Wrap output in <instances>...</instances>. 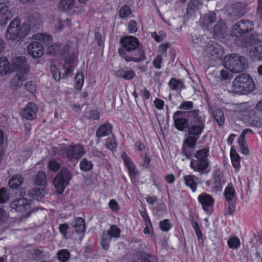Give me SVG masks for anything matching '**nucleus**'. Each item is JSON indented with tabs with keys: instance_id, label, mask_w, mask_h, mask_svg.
Returning <instances> with one entry per match:
<instances>
[{
	"instance_id": "nucleus-45",
	"label": "nucleus",
	"mask_w": 262,
	"mask_h": 262,
	"mask_svg": "<svg viewBox=\"0 0 262 262\" xmlns=\"http://www.w3.org/2000/svg\"><path fill=\"white\" fill-rule=\"evenodd\" d=\"M228 245L230 248L236 249L240 245V241L237 237L232 236L228 240Z\"/></svg>"
},
{
	"instance_id": "nucleus-19",
	"label": "nucleus",
	"mask_w": 262,
	"mask_h": 262,
	"mask_svg": "<svg viewBox=\"0 0 262 262\" xmlns=\"http://www.w3.org/2000/svg\"><path fill=\"white\" fill-rule=\"evenodd\" d=\"M38 108L32 102L28 103L22 112V116L27 120H32L36 117Z\"/></svg>"
},
{
	"instance_id": "nucleus-37",
	"label": "nucleus",
	"mask_w": 262,
	"mask_h": 262,
	"mask_svg": "<svg viewBox=\"0 0 262 262\" xmlns=\"http://www.w3.org/2000/svg\"><path fill=\"white\" fill-rule=\"evenodd\" d=\"M170 88L173 90H181V89L185 88L183 82L176 78H171L169 82Z\"/></svg>"
},
{
	"instance_id": "nucleus-54",
	"label": "nucleus",
	"mask_w": 262,
	"mask_h": 262,
	"mask_svg": "<svg viewBox=\"0 0 262 262\" xmlns=\"http://www.w3.org/2000/svg\"><path fill=\"white\" fill-rule=\"evenodd\" d=\"M193 108V103L191 101H184L179 106V108L183 110H190Z\"/></svg>"
},
{
	"instance_id": "nucleus-48",
	"label": "nucleus",
	"mask_w": 262,
	"mask_h": 262,
	"mask_svg": "<svg viewBox=\"0 0 262 262\" xmlns=\"http://www.w3.org/2000/svg\"><path fill=\"white\" fill-rule=\"evenodd\" d=\"M193 148H190L184 144L183 145L182 152L187 159H190L192 157Z\"/></svg>"
},
{
	"instance_id": "nucleus-28",
	"label": "nucleus",
	"mask_w": 262,
	"mask_h": 262,
	"mask_svg": "<svg viewBox=\"0 0 262 262\" xmlns=\"http://www.w3.org/2000/svg\"><path fill=\"white\" fill-rule=\"evenodd\" d=\"M222 172L219 169H216L213 172L214 185L216 190L221 191L223 181L221 180Z\"/></svg>"
},
{
	"instance_id": "nucleus-12",
	"label": "nucleus",
	"mask_w": 262,
	"mask_h": 262,
	"mask_svg": "<svg viewBox=\"0 0 262 262\" xmlns=\"http://www.w3.org/2000/svg\"><path fill=\"white\" fill-rule=\"evenodd\" d=\"M31 202L26 198L16 199L10 203V207L16 212H24L30 209Z\"/></svg>"
},
{
	"instance_id": "nucleus-64",
	"label": "nucleus",
	"mask_w": 262,
	"mask_h": 262,
	"mask_svg": "<svg viewBox=\"0 0 262 262\" xmlns=\"http://www.w3.org/2000/svg\"><path fill=\"white\" fill-rule=\"evenodd\" d=\"M257 15L258 17L262 20V0H259L257 8Z\"/></svg>"
},
{
	"instance_id": "nucleus-3",
	"label": "nucleus",
	"mask_w": 262,
	"mask_h": 262,
	"mask_svg": "<svg viewBox=\"0 0 262 262\" xmlns=\"http://www.w3.org/2000/svg\"><path fill=\"white\" fill-rule=\"evenodd\" d=\"M255 88L252 78L247 73H241L233 80L230 90L234 94H246L252 92Z\"/></svg>"
},
{
	"instance_id": "nucleus-23",
	"label": "nucleus",
	"mask_w": 262,
	"mask_h": 262,
	"mask_svg": "<svg viewBox=\"0 0 262 262\" xmlns=\"http://www.w3.org/2000/svg\"><path fill=\"white\" fill-rule=\"evenodd\" d=\"M137 256L141 258L136 259L135 258L134 262H158L156 257L149 253L139 252L137 253Z\"/></svg>"
},
{
	"instance_id": "nucleus-32",
	"label": "nucleus",
	"mask_w": 262,
	"mask_h": 262,
	"mask_svg": "<svg viewBox=\"0 0 262 262\" xmlns=\"http://www.w3.org/2000/svg\"><path fill=\"white\" fill-rule=\"evenodd\" d=\"M24 181V179L19 174L14 175L9 182V186L13 188H17Z\"/></svg>"
},
{
	"instance_id": "nucleus-18",
	"label": "nucleus",
	"mask_w": 262,
	"mask_h": 262,
	"mask_svg": "<svg viewBox=\"0 0 262 262\" xmlns=\"http://www.w3.org/2000/svg\"><path fill=\"white\" fill-rule=\"evenodd\" d=\"M198 200L204 211L206 212L211 211L214 204V200L210 195L206 193H203L199 195Z\"/></svg>"
},
{
	"instance_id": "nucleus-46",
	"label": "nucleus",
	"mask_w": 262,
	"mask_h": 262,
	"mask_svg": "<svg viewBox=\"0 0 262 262\" xmlns=\"http://www.w3.org/2000/svg\"><path fill=\"white\" fill-rule=\"evenodd\" d=\"M120 230L117 226H112L110 230L108 231L106 235H110V237H118L120 236Z\"/></svg>"
},
{
	"instance_id": "nucleus-8",
	"label": "nucleus",
	"mask_w": 262,
	"mask_h": 262,
	"mask_svg": "<svg viewBox=\"0 0 262 262\" xmlns=\"http://www.w3.org/2000/svg\"><path fill=\"white\" fill-rule=\"evenodd\" d=\"M193 111H178L174 113L173 119L175 127L180 131H186L189 126L190 113Z\"/></svg>"
},
{
	"instance_id": "nucleus-29",
	"label": "nucleus",
	"mask_w": 262,
	"mask_h": 262,
	"mask_svg": "<svg viewBox=\"0 0 262 262\" xmlns=\"http://www.w3.org/2000/svg\"><path fill=\"white\" fill-rule=\"evenodd\" d=\"M33 37L36 40H38L47 45H49L53 42V38L50 34H36L33 35Z\"/></svg>"
},
{
	"instance_id": "nucleus-2",
	"label": "nucleus",
	"mask_w": 262,
	"mask_h": 262,
	"mask_svg": "<svg viewBox=\"0 0 262 262\" xmlns=\"http://www.w3.org/2000/svg\"><path fill=\"white\" fill-rule=\"evenodd\" d=\"M253 24L249 20H241L232 26L231 35L234 37L235 43L238 46L245 47L249 41L250 36L254 34Z\"/></svg>"
},
{
	"instance_id": "nucleus-10",
	"label": "nucleus",
	"mask_w": 262,
	"mask_h": 262,
	"mask_svg": "<svg viewBox=\"0 0 262 262\" xmlns=\"http://www.w3.org/2000/svg\"><path fill=\"white\" fill-rule=\"evenodd\" d=\"M204 53L211 60H216L222 56L223 50L216 42L208 43L204 49Z\"/></svg>"
},
{
	"instance_id": "nucleus-26",
	"label": "nucleus",
	"mask_w": 262,
	"mask_h": 262,
	"mask_svg": "<svg viewBox=\"0 0 262 262\" xmlns=\"http://www.w3.org/2000/svg\"><path fill=\"white\" fill-rule=\"evenodd\" d=\"M12 72L11 66L5 57H0V75Z\"/></svg>"
},
{
	"instance_id": "nucleus-34",
	"label": "nucleus",
	"mask_w": 262,
	"mask_h": 262,
	"mask_svg": "<svg viewBox=\"0 0 262 262\" xmlns=\"http://www.w3.org/2000/svg\"><path fill=\"white\" fill-rule=\"evenodd\" d=\"M230 157L233 166L235 168L238 169L240 167L239 156L233 147L230 150Z\"/></svg>"
},
{
	"instance_id": "nucleus-22",
	"label": "nucleus",
	"mask_w": 262,
	"mask_h": 262,
	"mask_svg": "<svg viewBox=\"0 0 262 262\" xmlns=\"http://www.w3.org/2000/svg\"><path fill=\"white\" fill-rule=\"evenodd\" d=\"M26 73H17L11 81V85L13 88L20 87L23 85V82L27 79V75Z\"/></svg>"
},
{
	"instance_id": "nucleus-38",
	"label": "nucleus",
	"mask_w": 262,
	"mask_h": 262,
	"mask_svg": "<svg viewBox=\"0 0 262 262\" xmlns=\"http://www.w3.org/2000/svg\"><path fill=\"white\" fill-rule=\"evenodd\" d=\"M71 254L66 249L59 250L57 254L58 259L61 262H67L70 258Z\"/></svg>"
},
{
	"instance_id": "nucleus-53",
	"label": "nucleus",
	"mask_w": 262,
	"mask_h": 262,
	"mask_svg": "<svg viewBox=\"0 0 262 262\" xmlns=\"http://www.w3.org/2000/svg\"><path fill=\"white\" fill-rule=\"evenodd\" d=\"M32 193L36 196L37 199H41L44 196L43 187H40V188H34Z\"/></svg>"
},
{
	"instance_id": "nucleus-42",
	"label": "nucleus",
	"mask_w": 262,
	"mask_h": 262,
	"mask_svg": "<svg viewBox=\"0 0 262 262\" xmlns=\"http://www.w3.org/2000/svg\"><path fill=\"white\" fill-rule=\"evenodd\" d=\"M209 155V150L208 148H204L198 150L195 155L196 160H204L207 159Z\"/></svg>"
},
{
	"instance_id": "nucleus-25",
	"label": "nucleus",
	"mask_w": 262,
	"mask_h": 262,
	"mask_svg": "<svg viewBox=\"0 0 262 262\" xmlns=\"http://www.w3.org/2000/svg\"><path fill=\"white\" fill-rule=\"evenodd\" d=\"M112 126L111 124L109 123H106L99 127L96 132V136L101 138L107 136L112 133Z\"/></svg>"
},
{
	"instance_id": "nucleus-14",
	"label": "nucleus",
	"mask_w": 262,
	"mask_h": 262,
	"mask_svg": "<svg viewBox=\"0 0 262 262\" xmlns=\"http://www.w3.org/2000/svg\"><path fill=\"white\" fill-rule=\"evenodd\" d=\"M13 13L9 8L8 5L3 2H0V24L3 27L6 26L8 20L13 17Z\"/></svg>"
},
{
	"instance_id": "nucleus-56",
	"label": "nucleus",
	"mask_w": 262,
	"mask_h": 262,
	"mask_svg": "<svg viewBox=\"0 0 262 262\" xmlns=\"http://www.w3.org/2000/svg\"><path fill=\"white\" fill-rule=\"evenodd\" d=\"M51 71L54 79L56 81H59L60 79V72L56 68L55 66L51 67Z\"/></svg>"
},
{
	"instance_id": "nucleus-27",
	"label": "nucleus",
	"mask_w": 262,
	"mask_h": 262,
	"mask_svg": "<svg viewBox=\"0 0 262 262\" xmlns=\"http://www.w3.org/2000/svg\"><path fill=\"white\" fill-rule=\"evenodd\" d=\"M76 0H60L59 2V9L66 12L72 10L74 6Z\"/></svg>"
},
{
	"instance_id": "nucleus-44",
	"label": "nucleus",
	"mask_w": 262,
	"mask_h": 262,
	"mask_svg": "<svg viewBox=\"0 0 262 262\" xmlns=\"http://www.w3.org/2000/svg\"><path fill=\"white\" fill-rule=\"evenodd\" d=\"M238 144L242 152L244 154H247L249 152L245 138L239 137Z\"/></svg>"
},
{
	"instance_id": "nucleus-40",
	"label": "nucleus",
	"mask_w": 262,
	"mask_h": 262,
	"mask_svg": "<svg viewBox=\"0 0 262 262\" xmlns=\"http://www.w3.org/2000/svg\"><path fill=\"white\" fill-rule=\"evenodd\" d=\"M93 164L91 161H88L86 159H83L80 163V169L84 171L91 170L93 168Z\"/></svg>"
},
{
	"instance_id": "nucleus-51",
	"label": "nucleus",
	"mask_w": 262,
	"mask_h": 262,
	"mask_svg": "<svg viewBox=\"0 0 262 262\" xmlns=\"http://www.w3.org/2000/svg\"><path fill=\"white\" fill-rule=\"evenodd\" d=\"M69 228L70 227L67 223L62 224L59 226V232L62 234L64 238H67V231Z\"/></svg>"
},
{
	"instance_id": "nucleus-59",
	"label": "nucleus",
	"mask_w": 262,
	"mask_h": 262,
	"mask_svg": "<svg viewBox=\"0 0 262 262\" xmlns=\"http://www.w3.org/2000/svg\"><path fill=\"white\" fill-rule=\"evenodd\" d=\"M128 31L130 33L133 34L137 32V23L135 20H132L129 21L128 26Z\"/></svg>"
},
{
	"instance_id": "nucleus-50",
	"label": "nucleus",
	"mask_w": 262,
	"mask_h": 262,
	"mask_svg": "<svg viewBox=\"0 0 262 262\" xmlns=\"http://www.w3.org/2000/svg\"><path fill=\"white\" fill-rule=\"evenodd\" d=\"M48 167L51 170L57 171L60 168V164L55 160H51L50 161Z\"/></svg>"
},
{
	"instance_id": "nucleus-1",
	"label": "nucleus",
	"mask_w": 262,
	"mask_h": 262,
	"mask_svg": "<svg viewBox=\"0 0 262 262\" xmlns=\"http://www.w3.org/2000/svg\"><path fill=\"white\" fill-rule=\"evenodd\" d=\"M121 47L118 53L125 61L140 62L146 59L144 51L139 47L140 42L137 38L132 36H126L120 40Z\"/></svg>"
},
{
	"instance_id": "nucleus-7",
	"label": "nucleus",
	"mask_w": 262,
	"mask_h": 262,
	"mask_svg": "<svg viewBox=\"0 0 262 262\" xmlns=\"http://www.w3.org/2000/svg\"><path fill=\"white\" fill-rule=\"evenodd\" d=\"M72 177V175L70 170L66 168L61 169L53 181L54 187L58 193H62L65 188L69 185Z\"/></svg>"
},
{
	"instance_id": "nucleus-6",
	"label": "nucleus",
	"mask_w": 262,
	"mask_h": 262,
	"mask_svg": "<svg viewBox=\"0 0 262 262\" xmlns=\"http://www.w3.org/2000/svg\"><path fill=\"white\" fill-rule=\"evenodd\" d=\"M190 114V124L187 128L188 133L190 136L199 138L205 127L204 121L199 115V110H193Z\"/></svg>"
},
{
	"instance_id": "nucleus-11",
	"label": "nucleus",
	"mask_w": 262,
	"mask_h": 262,
	"mask_svg": "<svg viewBox=\"0 0 262 262\" xmlns=\"http://www.w3.org/2000/svg\"><path fill=\"white\" fill-rule=\"evenodd\" d=\"M12 72L16 70L18 73H28L30 68L27 65L26 58L23 56L15 57L11 60Z\"/></svg>"
},
{
	"instance_id": "nucleus-49",
	"label": "nucleus",
	"mask_w": 262,
	"mask_h": 262,
	"mask_svg": "<svg viewBox=\"0 0 262 262\" xmlns=\"http://www.w3.org/2000/svg\"><path fill=\"white\" fill-rule=\"evenodd\" d=\"M160 229L163 231H168L171 227V225L168 220H164L159 223Z\"/></svg>"
},
{
	"instance_id": "nucleus-21",
	"label": "nucleus",
	"mask_w": 262,
	"mask_h": 262,
	"mask_svg": "<svg viewBox=\"0 0 262 262\" xmlns=\"http://www.w3.org/2000/svg\"><path fill=\"white\" fill-rule=\"evenodd\" d=\"M28 23H25L29 25L30 27V30L32 29L37 28V26L40 24V17L39 13L37 12L31 13L28 14L27 16Z\"/></svg>"
},
{
	"instance_id": "nucleus-31",
	"label": "nucleus",
	"mask_w": 262,
	"mask_h": 262,
	"mask_svg": "<svg viewBox=\"0 0 262 262\" xmlns=\"http://www.w3.org/2000/svg\"><path fill=\"white\" fill-rule=\"evenodd\" d=\"M75 224L73 227L76 229L78 233L81 234L85 231V224L84 220L81 217H75L74 219Z\"/></svg>"
},
{
	"instance_id": "nucleus-5",
	"label": "nucleus",
	"mask_w": 262,
	"mask_h": 262,
	"mask_svg": "<svg viewBox=\"0 0 262 262\" xmlns=\"http://www.w3.org/2000/svg\"><path fill=\"white\" fill-rule=\"evenodd\" d=\"M224 66L233 73H239L248 67V62L245 57L232 54L226 56Z\"/></svg>"
},
{
	"instance_id": "nucleus-24",
	"label": "nucleus",
	"mask_w": 262,
	"mask_h": 262,
	"mask_svg": "<svg viewBox=\"0 0 262 262\" xmlns=\"http://www.w3.org/2000/svg\"><path fill=\"white\" fill-rule=\"evenodd\" d=\"M227 32L226 25L222 20L218 21L213 28L214 35L217 37H223Z\"/></svg>"
},
{
	"instance_id": "nucleus-13",
	"label": "nucleus",
	"mask_w": 262,
	"mask_h": 262,
	"mask_svg": "<svg viewBox=\"0 0 262 262\" xmlns=\"http://www.w3.org/2000/svg\"><path fill=\"white\" fill-rule=\"evenodd\" d=\"M62 150L66 153L67 157L69 160L73 159H78L84 153L83 147L79 144L69 145Z\"/></svg>"
},
{
	"instance_id": "nucleus-61",
	"label": "nucleus",
	"mask_w": 262,
	"mask_h": 262,
	"mask_svg": "<svg viewBox=\"0 0 262 262\" xmlns=\"http://www.w3.org/2000/svg\"><path fill=\"white\" fill-rule=\"evenodd\" d=\"M25 88L27 91L31 93H33L36 90V86L34 82L30 81H28L25 84Z\"/></svg>"
},
{
	"instance_id": "nucleus-30",
	"label": "nucleus",
	"mask_w": 262,
	"mask_h": 262,
	"mask_svg": "<svg viewBox=\"0 0 262 262\" xmlns=\"http://www.w3.org/2000/svg\"><path fill=\"white\" fill-rule=\"evenodd\" d=\"M212 115L219 126H222L225 121L223 112L220 109L216 108L212 111Z\"/></svg>"
},
{
	"instance_id": "nucleus-41",
	"label": "nucleus",
	"mask_w": 262,
	"mask_h": 262,
	"mask_svg": "<svg viewBox=\"0 0 262 262\" xmlns=\"http://www.w3.org/2000/svg\"><path fill=\"white\" fill-rule=\"evenodd\" d=\"M84 76L82 73L79 72L77 74L75 78V87L77 90H80L83 83Z\"/></svg>"
},
{
	"instance_id": "nucleus-4",
	"label": "nucleus",
	"mask_w": 262,
	"mask_h": 262,
	"mask_svg": "<svg viewBox=\"0 0 262 262\" xmlns=\"http://www.w3.org/2000/svg\"><path fill=\"white\" fill-rule=\"evenodd\" d=\"M30 31V27L26 24L20 25V19L16 17L12 20L6 32L8 40H16L26 36Z\"/></svg>"
},
{
	"instance_id": "nucleus-62",
	"label": "nucleus",
	"mask_w": 262,
	"mask_h": 262,
	"mask_svg": "<svg viewBox=\"0 0 262 262\" xmlns=\"http://www.w3.org/2000/svg\"><path fill=\"white\" fill-rule=\"evenodd\" d=\"M162 60V57L160 55H158L153 61V64L155 68L160 69L161 68V63Z\"/></svg>"
},
{
	"instance_id": "nucleus-15",
	"label": "nucleus",
	"mask_w": 262,
	"mask_h": 262,
	"mask_svg": "<svg viewBox=\"0 0 262 262\" xmlns=\"http://www.w3.org/2000/svg\"><path fill=\"white\" fill-rule=\"evenodd\" d=\"M190 166L194 170L199 171L201 173H207L210 171V169H207L209 166L208 159H204V160H193L190 162Z\"/></svg>"
},
{
	"instance_id": "nucleus-16",
	"label": "nucleus",
	"mask_w": 262,
	"mask_h": 262,
	"mask_svg": "<svg viewBox=\"0 0 262 262\" xmlns=\"http://www.w3.org/2000/svg\"><path fill=\"white\" fill-rule=\"evenodd\" d=\"M247 12L246 5L244 3H235L231 5L230 14L238 18L244 15Z\"/></svg>"
},
{
	"instance_id": "nucleus-39",
	"label": "nucleus",
	"mask_w": 262,
	"mask_h": 262,
	"mask_svg": "<svg viewBox=\"0 0 262 262\" xmlns=\"http://www.w3.org/2000/svg\"><path fill=\"white\" fill-rule=\"evenodd\" d=\"M132 13V10L130 7L127 5H124L121 7L119 16L120 18L124 19L128 17Z\"/></svg>"
},
{
	"instance_id": "nucleus-35",
	"label": "nucleus",
	"mask_w": 262,
	"mask_h": 262,
	"mask_svg": "<svg viewBox=\"0 0 262 262\" xmlns=\"http://www.w3.org/2000/svg\"><path fill=\"white\" fill-rule=\"evenodd\" d=\"M224 195L228 202L235 201V193L233 187L228 186L226 187L224 192Z\"/></svg>"
},
{
	"instance_id": "nucleus-57",
	"label": "nucleus",
	"mask_w": 262,
	"mask_h": 262,
	"mask_svg": "<svg viewBox=\"0 0 262 262\" xmlns=\"http://www.w3.org/2000/svg\"><path fill=\"white\" fill-rule=\"evenodd\" d=\"M107 147L110 150H113L116 148L117 146V144L115 142V138L112 137L111 138H109L107 139L106 143Z\"/></svg>"
},
{
	"instance_id": "nucleus-58",
	"label": "nucleus",
	"mask_w": 262,
	"mask_h": 262,
	"mask_svg": "<svg viewBox=\"0 0 262 262\" xmlns=\"http://www.w3.org/2000/svg\"><path fill=\"white\" fill-rule=\"evenodd\" d=\"M125 164L128 168V171L130 174H134L135 173V165L130 159H125Z\"/></svg>"
},
{
	"instance_id": "nucleus-55",
	"label": "nucleus",
	"mask_w": 262,
	"mask_h": 262,
	"mask_svg": "<svg viewBox=\"0 0 262 262\" xmlns=\"http://www.w3.org/2000/svg\"><path fill=\"white\" fill-rule=\"evenodd\" d=\"M235 210V201H231L228 202V208L227 212L224 213V215H233Z\"/></svg>"
},
{
	"instance_id": "nucleus-33",
	"label": "nucleus",
	"mask_w": 262,
	"mask_h": 262,
	"mask_svg": "<svg viewBox=\"0 0 262 262\" xmlns=\"http://www.w3.org/2000/svg\"><path fill=\"white\" fill-rule=\"evenodd\" d=\"M34 183L36 185L43 188L47 183L46 174L42 171H39L36 174Z\"/></svg>"
},
{
	"instance_id": "nucleus-63",
	"label": "nucleus",
	"mask_w": 262,
	"mask_h": 262,
	"mask_svg": "<svg viewBox=\"0 0 262 262\" xmlns=\"http://www.w3.org/2000/svg\"><path fill=\"white\" fill-rule=\"evenodd\" d=\"M135 75L136 74L133 70L125 71L124 79L126 80L132 79Z\"/></svg>"
},
{
	"instance_id": "nucleus-36",
	"label": "nucleus",
	"mask_w": 262,
	"mask_h": 262,
	"mask_svg": "<svg viewBox=\"0 0 262 262\" xmlns=\"http://www.w3.org/2000/svg\"><path fill=\"white\" fill-rule=\"evenodd\" d=\"M195 178L192 175L186 176L184 177V180L185 184L190 187L192 191H195L196 188L197 183L195 181L194 179Z\"/></svg>"
},
{
	"instance_id": "nucleus-17",
	"label": "nucleus",
	"mask_w": 262,
	"mask_h": 262,
	"mask_svg": "<svg viewBox=\"0 0 262 262\" xmlns=\"http://www.w3.org/2000/svg\"><path fill=\"white\" fill-rule=\"evenodd\" d=\"M28 52L33 58H39L43 54V47L40 42L33 41L28 46Z\"/></svg>"
},
{
	"instance_id": "nucleus-9",
	"label": "nucleus",
	"mask_w": 262,
	"mask_h": 262,
	"mask_svg": "<svg viewBox=\"0 0 262 262\" xmlns=\"http://www.w3.org/2000/svg\"><path fill=\"white\" fill-rule=\"evenodd\" d=\"M251 46L250 54L254 60H262V41L258 38V34H251L247 43Z\"/></svg>"
},
{
	"instance_id": "nucleus-20",
	"label": "nucleus",
	"mask_w": 262,
	"mask_h": 262,
	"mask_svg": "<svg viewBox=\"0 0 262 262\" xmlns=\"http://www.w3.org/2000/svg\"><path fill=\"white\" fill-rule=\"evenodd\" d=\"M215 14L213 12H209L202 16L200 20V25L205 29H209L212 26V24L216 20Z\"/></svg>"
},
{
	"instance_id": "nucleus-52",
	"label": "nucleus",
	"mask_w": 262,
	"mask_h": 262,
	"mask_svg": "<svg viewBox=\"0 0 262 262\" xmlns=\"http://www.w3.org/2000/svg\"><path fill=\"white\" fill-rule=\"evenodd\" d=\"M9 199V195L5 188L0 189V203H3Z\"/></svg>"
},
{
	"instance_id": "nucleus-60",
	"label": "nucleus",
	"mask_w": 262,
	"mask_h": 262,
	"mask_svg": "<svg viewBox=\"0 0 262 262\" xmlns=\"http://www.w3.org/2000/svg\"><path fill=\"white\" fill-rule=\"evenodd\" d=\"M232 77V74L225 70H222L220 71V77L222 80H226L230 79Z\"/></svg>"
},
{
	"instance_id": "nucleus-47",
	"label": "nucleus",
	"mask_w": 262,
	"mask_h": 262,
	"mask_svg": "<svg viewBox=\"0 0 262 262\" xmlns=\"http://www.w3.org/2000/svg\"><path fill=\"white\" fill-rule=\"evenodd\" d=\"M112 238L110 235L103 234L101 239V245L103 249L106 250L109 248V243Z\"/></svg>"
},
{
	"instance_id": "nucleus-43",
	"label": "nucleus",
	"mask_w": 262,
	"mask_h": 262,
	"mask_svg": "<svg viewBox=\"0 0 262 262\" xmlns=\"http://www.w3.org/2000/svg\"><path fill=\"white\" fill-rule=\"evenodd\" d=\"M199 138L196 137L189 136L187 137V138L184 140L183 144L190 147L194 148L195 147L196 141Z\"/></svg>"
}]
</instances>
